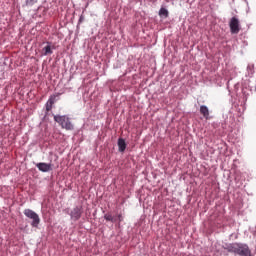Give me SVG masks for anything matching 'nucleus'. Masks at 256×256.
Segmentation results:
<instances>
[{"label": "nucleus", "instance_id": "f257e3e1", "mask_svg": "<svg viewBox=\"0 0 256 256\" xmlns=\"http://www.w3.org/2000/svg\"><path fill=\"white\" fill-rule=\"evenodd\" d=\"M54 121L56 123H59L61 125L62 129H66V131H73V129H74L73 123H71V120L66 115H64V116L55 115Z\"/></svg>", "mask_w": 256, "mask_h": 256}, {"label": "nucleus", "instance_id": "4468645a", "mask_svg": "<svg viewBox=\"0 0 256 256\" xmlns=\"http://www.w3.org/2000/svg\"><path fill=\"white\" fill-rule=\"evenodd\" d=\"M37 3V0H26V5H35Z\"/></svg>", "mask_w": 256, "mask_h": 256}, {"label": "nucleus", "instance_id": "9d476101", "mask_svg": "<svg viewBox=\"0 0 256 256\" xmlns=\"http://www.w3.org/2000/svg\"><path fill=\"white\" fill-rule=\"evenodd\" d=\"M200 114L203 115L204 119H209V108L205 105L200 106Z\"/></svg>", "mask_w": 256, "mask_h": 256}, {"label": "nucleus", "instance_id": "2eb2a0df", "mask_svg": "<svg viewBox=\"0 0 256 256\" xmlns=\"http://www.w3.org/2000/svg\"><path fill=\"white\" fill-rule=\"evenodd\" d=\"M83 16H80V18H79V23H83Z\"/></svg>", "mask_w": 256, "mask_h": 256}, {"label": "nucleus", "instance_id": "7ed1b4c3", "mask_svg": "<svg viewBox=\"0 0 256 256\" xmlns=\"http://www.w3.org/2000/svg\"><path fill=\"white\" fill-rule=\"evenodd\" d=\"M230 31L233 35H237L239 31H241V22H239V18L232 17L229 22Z\"/></svg>", "mask_w": 256, "mask_h": 256}, {"label": "nucleus", "instance_id": "dca6fc26", "mask_svg": "<svg viewBox=\"0 0 256 256\" xmlns=\"http://www.w3.org/2000/svg\"><path fill=\"white\" fill-rule=\"evenodd\" d=\"M121 217H122V216H121V214H119V215H118V219H119V221H121Z\"/></svg>", "mask_w": 256, "mask_h": 256}, {"label": "nucleus", "instance_id": "6e6552de", "mask_svg": "<svg viewBox=\"0 0 256 256\" xmlns=\"http://www.w3.org/2000/svg\"><path fill=\"white\" fill-rule=\"evenodd\" d=\"M55 99L56 96L52 95L49 97L47 103H46V112L49 113V111H51V109H53V105H55Z\"/></svg>", "mask_w": 256, "mask_h": 256}, {"label": "nucleus", "instance_id": "ddd939ff", "mask_svg": "<svg viewBox=\"0 0 256 256\" xmlns=\"http://www.w3.org/2000/svg\"><path fill=\"white\" fill-rule=\"evenodd\" d=\"M159 15H163L164 17H168L169 16V11H167V9L165 8H161L159 11Z\"/></svg>", "mask_w": 256, "mask_h": 256}, {"label": "nucleus", "instance_id": "423d86ee", "mask_svg": "<svg viewBox=\"0 0 256 256\" xmlns=\"http://www.w3.org/2000/svg\"><path fill=\"white\" fill-rule=\"evenodd\" d=\"M36 167L42 173H49V171H53V164H51V163L47 164L45 162H40V163L36 164Z\"/></svg>", "mask_w": 256, "mask_h": 256}, {"label": "nucleus", "instance_id": "39448f33", "mask_svg": "<svg viewBox=\"0 0 256 256\" xmlns=\"http://www.w3.org/2000/svg\"><path fill=\"white\" fill-rule=\"evenodd\" d=\"M81 215H83L82 206H76L70 212V217L73 219V221H79V219H81Z\"/></svg>", "mask_w": 256, "mask_h": 256}, {"label": "nucleus", "instance_id": "1a4fd4ad", "mask_svg": "<svg viewBox=\"0 0 256 256\" xmlns=\"http://www.w3.org/2000/svg\"><path fill=\"white\" fill-rule=\"evenodd\" d=\"M118 149L120 153H124V151L127 149V143H125V139L123 138L118 139Z\"/></svg>", "mask_w": 256, "mask_h": 256}, {"label": "nucleus", "instance_id": "f8f14e48", "mask_svg": "<svg viewBox=\"0 0 256 256\" xmlns=\"http://www.w3.org/2000/svg\"><path fill=\"white\" fill-rule=\"evenodd\" d=\"M104 219L106 221H111L112 223H115V218L111 214H105Z\"/></svg>", "mask_w": 256, "mask_h": 256}, {"label": "nucleus", "instance_id": "f03ea898", "mask_svg": "<svg viewBox=\"0 0 256 256\" xmlns=\"http://www.w3.org/2000/svg\"><path fill=\"white\" fill-rule=\"evenodd\" d=\"M24 215L28 217V219H31V226L32 227H39V223H41V218H39V214H36L35 211L31 209H25Z\"/></svg>", "mask_w": 256, "mask_h": 256}, {"label": "nucleus", "instance_id": "0eeeda50", "mask_svg": "<svg viewBox=\"0 0 256 256\" xmlns=\"http://www.w3.org/2000/svg\"><path fill=\"white\" fill-rule=\"evenodd\" d=\"M225 249L226 251H228V253H234L235 255H237V250L239 249V243L226 244Z\"/></svg>", "mask_w": 256, "mask_h": 256}, {"label": "nucleus", "instance_id": "9b49d317", "mask_svg": "<svg viewBox=\"0 0 256 256\" xmlns=\"http://www.w3.org/2000/svg\"><path fill=\"white\" fill-rule=\"evenodd\" d=\"M48 45H46L43 49H42V55L47 56V55H53V50L51 49V44H49V42H47Z\"/></svg>", "mask_w": 256, "mask_h": 256}, {"label": "nucleus", "instance_id": "20e7f679", "mask_svg": "<svg viewBox=\"0 0 256 256\" xmlns=\"http://www.w3.org/2000/svg\"><path fill=\"white\" fill-rule=\"evenodd\" d=\"M236 255L252 256L251 255V249H249V246L247 244L239 243L238 244V250L236 251Z\"/></svg>", "mask_w": 256, "mask_h": 256}]
</instances>
